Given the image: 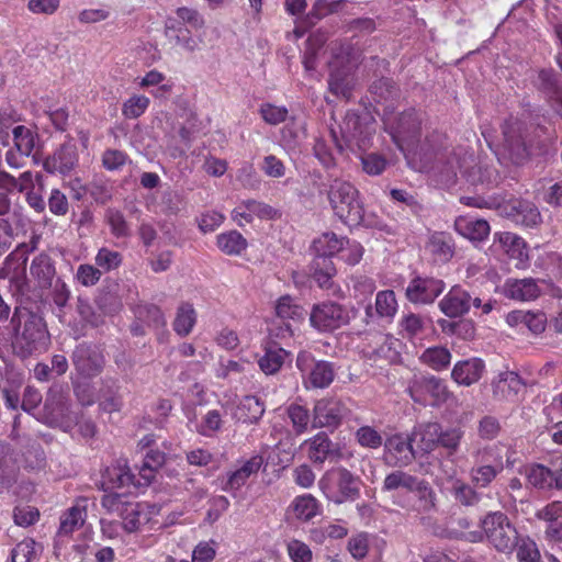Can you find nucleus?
<instances>
[{"label": "nucleus", "mask_w": 562, "mask_h": 562, "mask_svg": "<svg viewBox=\"0 0 562 562\" xmlns=\"http://www.w3.org/2000/svg\"><path fill=\"white\" fill-rule=\"evenodd\" d=\"M11 323L13 325L12 350L15 356L27 359L48 349L50 336L41 315L26 308H16Z\"/></svg>", "instance_id": "nucleus-1"}, {"label": "nucleus", "mask_w": 562, "mask_h": 562, "mask_svg": "<svg viewBox=\"0 0 562 562\" xmlns=\"http://www.w3.org/2000/svg\"><path fill=\"white\" fill-rule=\"evenodd\" d=\"M483 531H472L467 535L471 542L483 540L484 537L499 552L510 553L517 544L518 532L502 512H491L482 520Z\"/></svg>", "instance_id": "nucleus-2"}, {"label": "nucleus", "mask_w": 562, "mask_h": 562, "mask_svg": "<svg viewBox=\"0 0 562 562\" xmlns=\"http://www.w3.org/2000/svg\"><path fill=\"white\" fill-rule=\"evenodd\" d=\"M359 192L349 181L341 178L329 180L327 198L335 213L345 224L357 225L363 218V206Z\"/></svg>", "instance_id": "nucleus-3"}, {"label": "nucleus", "mask_w": 562, "mask_h": 562, "mask_svg": "<svg viewBox=\"0 0 562 562\" xmlns=\"http://www.w3.org/2000/svg\"><path fill=\"white\" fill-rule=\"evenodd\" d=\"M356 66L357 63L351 56L349 47L340 45L333 48L328 78V89L333 94L345 99L351 97L355 87L353 70Z\"/></svg>", "instance_id": "nucleus-4"}, {"label": "nucleus", "mask_w": 562, "mask_h": 562, "mask_svg": "<svg viewBox=\"0 0 562 562\" xmlns=\"http://www.w3.org/2000/svg\"><path fill=\"white\" fill-rule=\"evenodd\" d=\"M318 486L336 504L355 501L360 494V479L342 467L326 471L318 481Z\"/></svg>", "instance_id": "nucleus-5"}, {"label": "nucleus", "mask_w": 562, "mask_h": 562, "mask_svg": "<svg viewBox=\"0 0 562 562\" xmlns=\"http://www.w3.org/2000/svg\"><path fill=\"white\" fill-rule=\"evenodd\" d=\"M472 457L475 465L470 470V477L477 487H487L504 470L501 443L477 448Z\"/></svg>", "instance_id": "nucleus-6"}, {"label": "nucleus", "mask_w": 562, "mask_h": 562, "mask_svg": "<svg viewBox=\"0 0 562 562\" xmlns=\"http://www.w3.org/2000/svg\"><path fill=\"white\" fill-rule=\"evenodd\" d=\"M357 310L335 302L314 305L310 313L312 327L321 333L334 331L353 319Z\"/></svg>", "instance_id": "nucleus-7"}, {"label": "nucleus", "mask_w": 562, "mask_h": 562, "mask_svg": "<svg viewBox=\"0 0 562 562\" xmlns=\"http://www.w3.org/2000/svg\"><path fill=\"white\" fill-rule=\"evenodd\" d=\"M407 393L415 403L423 405H426L430 397L429 404L432 406H439L450 397L446 383L429 374L414 375L408 382Z\"/></svg>", "instance_id": "nucleus-8"}, {"label": "nucleus", "mask_w": 562, "mask_h": 562, "mask_svg": "<svg viewBox=\"0 0 562 562\" xmlns=\"http://www.w3.org/2000/svg\"><path fill=\"white\" fill-rule=\"evenodd\" d=\"M296 367L302 373L306 389H325L335 379L333 363L325 360H316L308 351L299 352Z\"/></svg>", "instance_id": "nucleus-9"}, {"label": "nucleus", "mask_w": 562, "mask_h": 562, "mask_svg": "<svg viewBox=\"0 0 562 562\" xmlns=\"http://www.w3.org/2000/svg\"><path fill=\"white\" fill-rule=\"evenodd\" d=\"M43 420L64 431L78 424V416L71 411L70 398L60 391L50 390L44 404Z\"/></svg>", "instance_id": "nucleus-10"}, {"label": "nucleus", "mask_w": 562, "mask_h": 562, "mask_svg": "<svg viewBox=\"0 0 562 562\" xmlns=\"http://www.w3.org/2000/svg\"><path fill=\"white\" fill-rule=\"evenodd\" d=\"M75 370L83 378H93L101 373L105 360L100 347L93 344H79L72 351Z\"/></svg>", "instance_id": "nucleus-11"}, {"label": "nucleus", "mask_w": 562, "mask_h": 562, "mask_svg": "<svg viewBox=\"0 0 562 562\" xmlns=\"http://www.w3.org/2000/svg\"><path fill=\"white\" fill-rule=\"evenodd\" d=\"M446 284L442 280L432 277L413 278L406 290V299L413 304H431L443 292Z\"/></svg>", "instance_id": "nucleus-12"}, {"label": "nucleus", "mask_w": 562, "mask_h": 562, "mask_svg": "<svg viewBox=\"0 0 562 562\" xmlns=\"http://www.w3.org/2000/svg\"><path fill=\"white\" fill-rule=\"evenodd\" d=\"M414 502L406 498H401L394 503L408 512L415 513L422 517L430 515L437 509V495L430 484L423 479H419L413 492Z\"/></svg>", "instance_id": "nucleus-13"}, {"label": "nucleus", "mask_w": 562, "mask_h": 562, "mask_svg": "<svg viewBox=\"0 0 562 562\" xmlns=\"http://www.w3.org/2000/svg\"><path fill=\"white\" fill-rule=\"evenodd\" d=\"M78 147L74 139L63 143L44 161V169L49 173L69 175L78 165Z\"/></svg>", "instance_id": "nucleus-14"}, {"label": "nucleus", "mask_w": 562, "mask_h": 562, "mask_svg": "<svg viewBox=\"0 0 562 562\" xmlns=\"http://www.w3.org/2000/svg\"><path fill=\"white\" fill-rule=\"evenodd\" d=\"M265 460L261 454H254L248 460L240 461L239 465L226 473L223 480L222 490L231 494L238 492L247 481L256 475L263 467Z\"/></svg>", "instance_id": "nucleus-15"}, {"label": "nucleus", "mask_w": 562, "mask_h": 562, "mask_svg": "<svg viewBox=\"0 0 562 562\" xmlns=\"http://www.w3.org/2000/svg\"><path fill=\"white\" fill-rule=\"evenodd\" d=\"M314 427L336 428L348 414L346 405L337 398H322L314 406Z\"/></svg>", "instance_id": "nucleus-16"}, {"label": "nucleus", "mask_w": 562, "mask_h": 562, "mask_svg": "<svg viewBox=\"0 0 562 562\" xmlns=\"http://www.w3.org/2000/svg\"><path fill=\"white\" fill-rule=\"evenodd\" d=\"M385 458L394 465H407L415 459L416 451L409 436L396 434L386 439L384 443Z\"/></svg>", "instance_id": "nucleus-17"}, {"label": "nucleus", "mask_w": 562, "mask_h": 562, "mask_svg": "<svg viewBox=\"0 0 562 562\" xmlns=\"http://www.w3.org/2000/svg\"><path fill=\"white\" fill-rule=\"evenodd\" d=\"M493 246L504 251L510 259L517 260L516 268L522 269L527 266L529 259L527 245L518 235L510 232L496 233Z\"/></svg>", "instance_id": "nucleus-18"}, {"label": "nucleus", "mask_w": 562, "mask_h": 562, "mask_svg": "<svg viewBox=\"0 0 562 562\" xmlns=\"http://www.w3.org/2000/svg\"><path fill=\"white\" fill-rule=\"evenodd\" d=\"M255 216L272 220L279 217V212L271 205L256 200L241 201L240 204L232 211V220L236 222L238 226H243L244 223H251Z\"/></svg>", "instance_id": "nucleus-19"}, {"label": "nucleus", "mask_w": 562, "mask_h": 562, "mask_svg": "<svg viewBox=\"0 0 562 562\" xmlns=\"http://www.w3.org/2000/svg\"><path fill=\"white\" fill-rule=\"evenodd\" d=\"M438 307L449 318L461 317L471 308V294L460 285H453L439 301Z\"/></svg>", "instance_id": "nucleus-20"}, {"label": "nucleus", "mask_w": 562, "mask_h": 562, "mask_svg": "<svg viewBox=\"0 0 562 562\" xmlns=\"http://www.w3.org/2000/svg\"><path fill=\"white\" fill-rule=\"evenodd\" d=\"M502 294L517 302H529L539 297L541 290L531 278L507 279L501 290Z\"/></svg>", "instance_id": "nucleus-21"}, {"label": "nucleus", "mask_w": 562, "mask_h": 562, "mask_svg": "<svg viewBox=\"0 0 562 562\" xmlns=\"http://www.w3.org/2000/svg\"><path fill=\"white\" fill-rule=\"evenodd\" d=\"M411 439L416 446V452L426 454L438 447L440 439V424L436 422L422 423L414 427Z\"/></svg>", "instance_id": "nucleus-22"}, {"label": "nucleus", "mask_w": 562, "mask_h": 562, "mask_svg": "<svg viewBox=\"0 0 562 562\" xmlns=\"http://www.w3.org/2000/svg\"><path fill=\"white\" fill-rule=\"evenodd\" d=\"M341 138L347 147L363 149L369 144L370 132L356 114H347L340 126Z\"/></svg>", "instance_id": "nucleus-23"}, {"label": "nucleus", "mask_w": 562, "mask_h": 562, "mask_svg": "<svg viewBox=\"0 0 562 562\" xmlns=\"http://www.w3.org/2000/svg\"><path fill=\"white\" fill-rule=\"evenodd\" d=\"M231 415L236 422L257 423L265 414V404L254 395L244 396L235 406L231 404Z\"/></svg>", "instance_id": "nucleus-24"}, {"label": "nucleus", "mask_w": 562, "mask_h": 562, "mask_svg": "<svg viewBox=\"0 0 562 562\" xmlns=\"http://www.w3.org/2000/svg\"><path fill=\"white\" fill-rule=\"evenodd\" d=\"M420 131V120L414 110L398 115L395 125L391 126V135L402 148L401 143L414 139Z\"/></svg>", "instance_id": "nucleus-25"}, {"label": "nucleus", "mask_w": 562, "mask_h": 562, "mask_svg": "<svg viewBox=\"0 0 562 562\" xmlns=\"http://www.w3.org/2000/svg\"><path fill=\"white\" fill-rule=\"evenodd\" d=\"M525 385L524 380L514 371L501 372L492 384L494 396L507 401H514Z\"/></svg>", "instance_id": "nucleus-26"}, {"label": "nucleus", "mask_w": 562, "mask_h": 562, "mask_svg": "<svg viewBox=\"0 0 562 562\" xmlns=\"http://www.w3.org/2000/svg\"><path fill=\"white\" fill-rule=\"evenodd\" d=\"M484 369L485 364L480 358H471L458 361L452 369L451 376L458 384L469 386L481 379Z\"/></svg>", "instance_id": "nucleus-27"}, {"label": "nucleus", "mask_w": 562, "mask_h": 562, "mask_svg": "<svg viewBox=\"0 0 562 562\" xmlns=\"http://www.w3.org/2000/svg\"><path fill=\"white\" fill-rule=\"evenodd\" d=\"M35 249V246L21 244L19 245L4 260V265L0 268V279H7L11 274L13 278L23 274L26 269V262L30 252Z\"/></svg>", "instance_id": "nucleus-28"}, {"label": "nucleus", "mask_w": 562, "mask_h": 562, "mask_svg": "<svg viewBox=\"0 0 562 562\" xmlns=\"http://www.w3.org/2000/svg\"><path fill=\"white\" fill-rule=\"evenodd\" d=\"M289 509L293 513L294 517L302 522H308L323 513L321 502L312 494H302L294 497Z\"/></svg>", "instance_id": "nucleus-29"}, {"label": "nucleus", "mask_w": 562, "mask_h": 562, "mask_svg": "<svg viewBox=\"0 0 562 562\" xmlns=\"http://www.w3.org/2000/svg\"><path fill=\"white\" fill-rule=\"evenodd\" d=\"M375 313H373L372 305L366 307L367 323L373 319L374 315L380 318L392 321L397 312V301L395 293L392 290H384L376 293L375 296Z\"/></svg>", "instance_id": "nucleus-30"}, {"label": "nucleus", "mask_w": 562, "mask_h": 562, "mask_svg": "<svg viewBox=\"0 0 562 562\" xmlns=\"http://www.w3.org/2000/svg\"><path fill=\"white\" fill-rule=\"evenodd\" d=\"M277 316L285 323V330L289 335H293L292 325L289 323L292 321L297 324L301 323L306 315V311L289 295L282 296L278 300L276 305Z\"/></svg>", "instance_id": "nucleus-31"}, {"label": "nucleus", "mask_w": 562, "mask_h": 562, "mask_svg": "<svg viewBox=\"0 0 562 562\" xmlns=\"http://www.w3.org/2000/svg\"><path fill=\"white\" fill-rule=\"evenodd\" d=\"M305 443L308 446V459L314 463L323 464L336 452L333 441L324 431L316 434Z\"/></svg>", "instance_id": "nucleus-32"}, {"label": "nucleus", "mask_w": 562, "mask_h": 562, "mask_svg": "<svg viewBox=\"0 0 562 562\" xmlns=\"http://www.w3.org/2000/svg\"><path fill=\"white\" fill-rule=\"evenodd\" d=\"M231 404L226 403L221 406V408L209 409L201 418L200 424L196 427V430L200 435L204 437H213L216 432H218L224 425V416L227 413H231Z\"/></svg>", "instance_id": "nucleus-33"}, {"label": "nucleus", "mask_w": 562, "mask_h": 562, "mask_svg": "<svg viewBox=\"0 0 562 562\" xmlns=\"http://www.w3.org/2000/svg\"><path fill=\"white\" fill-rule=\"evenodd\" d=\"M525 475L528 483L538 490L548 491L554 488L555 470L536 463L526 468Z\"/></svg>", "instance_id": "nucleus-34"}, {"label": "nucleus", "mask_w": 562, "mask_h": 562, "mask_svg": "<svg viewBox=\"0 0 562 562\" xmlns=\"http://www.w3.org/2000/svg\"><path fill=\"white\" fill-rule=\"evenodd\" d=\"M30 272L41 288L50 286L55 276V267L50 257L46 254L36 256L32 260Z\"/></svg>", "instance_id": "nucleus-35"}, {"label": "nucleus", "mask_w": 562, "mask_h": 562, "mask_svg": "<svg viewBox=\"0 0 562 562\" xmlns=\"http://www.w3.org/2000/svg\"><path fill=\"white\" fill-rule=\"evenodd\" d=\"M288 356L285 349L276 345L270 346L265 348V353L259 358L258 366L265 374L272 375L280 371Z\"/></svg>", "instance_id": "nucleus-36"}, {"label": "nucleus", "mask_w": 562, "mask_h": 562, "mask_svg": "<svg viewBox=\"0 0 562 562\" xmlns=\"http://www.w3.org/2000/svg\"><path fill=\"white\" fill-rule=\"evenodd\" d=\"M345 245V238L335 233L326 232L313 241L315 252L319 260L330 259L331 256L340 252Z\"/></svg>", "instance_id": "nucleus-37"}, {"label": "nucleus", "mask_w": 562, "mask_h": 562, "mask_svg": "<svg viewBox=\"0 0 562 562\" xmlns=\"http://www.w3.org/2000/svg\"><path fill=\"white\" fill-rule=\"evenodd\" d=\"M103 477L105 482L109 483L112 487H125L131 484H143L139 480H135V476L132 474L126 462L121 461H119L115 465L109 467L105 470Z\"/></svg>", "instance_id": "nucleus-38"}, {"label": "nucleus", "mask_w": 562, "mask_h": 562, "mask_svg": "<svg viewBox=\"0 0 562 562\" xmlns=\"http://www.w3.org/2000/svg\"><path fill=\"white\" fill-rule=\"evenodd\" d=\"M196 312L192 304L188 302L181 303L176 313L175 321L172 323L173 330L180 336H188L196 324Z\"/></svg>", "instance_id": "nucleus-39"}, {"label": "nucleus", "mask_w": 562, "mask_h": 562, "mask_svg": "<svg viewBox=\"0 0 562 562\" xmlns=\"http://www.w3.org/2000/svg\"><path fill=\"white\" fill-rule=\"evenodd\" d=\"M86 518V506L79 503L75 504L60 516L58 533L64 536L71 535L85 524Z\"/></svg>", "instance_id": "nucleus-40"}, {"label": "nucleus", "mask_w": 562, "mask_h": 562, "mask_svg": "<svg viewBox=\"0 0 562 562\" xmlns=\"http://www.w3.org/2000/svg\"><path fill=\"white\" fill-rule=\"evenodd\" d=\"M216 245L227 256H238L246 250L248 243L237 231H228L217 235Z\"/></svg>", "instance_id": "nucleus-41"}, {"label": "nucleus", "mask_w": 562, "mask_h": 562, "mask_svg": "<svg viewBox=\"0 0 562 562\" xmlns=\"http://www.w3.org/2000/svg\"><path fill=\"white\" fill-rule=\"evenodd\" d=\"M419 479L415 475H412L408 472L402 470H395L389 473L382 485L383 492H394L398 490H405L407 492H413Z\"/></svg>", "instance_id": "nucleus-42"}, {"label": "nucleus", "mask_w": 562, "mask_h": 562, "mask_svg": "<svg viewBox=\"0 0 562 562\" xmlns=\"http://www.w3.org/2000/svg\"><path fill=\"white\" fill-rule=\"evenodd\" d=\"M451 358V353L447 348L435 346L424 350L419 360L435 371H442L449 367Z\"/></svg>", "instance_id": "nucleus-43"}, {"label": "nucleus", "mask_w": 562, "mask_h": 562, "mask_svg": "<svg viewBox=\"0 0 562 562\" xmlns=\"http://www.w3.org/2000/svg\"><path fill=\"white\" fill-rule=\"evenodd\" d=\"M514 221L526 227H533L541 222L538 207L529 201H517L513 205Z\"/></svg>", "instance_id": "nucleus-44"}, {"label": "nucleus", "mask_w": 562, "mask_h": 562, "mask_svg": "<svg viewBox=\"0 0 562 562\" xmlns=\"http://www.w3.org/2000/svg\"><path fill=\"white\" fill-rule=\"evenodd\" d=\"M134 314L138 322L146 324L148 327L160 328L166 325L164 313L155 304H138L134 308Z\"/></svg>", "instance_id": "nucleus-45"}, {"label": "nucleus", "mask_w": 562, "mask_h": 562, "mask_svg": "<svg viewBox=\"0 0 562 562\" xmlns=\"http://www.w3.org/2000/svg\"><path fill=\"white\" fill-rule=\"evenodd\" d=\"M538 87L546 97L562 105V86L559 83L554 72L550 69H542L538 75Z\"/></svg>", "instance_id": "nucleus-46"}, {"label": "nucleus", "mask_w": 562, "mask_h": 562, "mask_svg": "<svg viewBox=\"0 0 562 562\" xmlns=\"http://www.w3.org/2000/svg\"><path fill=\"white\" fill-rule=\"evenodd\" d=\"M166 454L159 450L150 449L144 457L143 465L139 469V476L143 484L148 485L155 479L156 471L164 465Z\"/></svg>", "instance_id": "nucleus-47"}, {"label": "nucleus", "mask_w": 562, "mask_h": 562, "mask_svg": "<svg viewBox=\"0 0 562 562\" xmlns=\"http://www.w3.org/2000/svg\"><path fill=\"white\" fill-rule=\"evenodd\" d=\"M400 334L407 339H414L425 330V319L415 313H405L398 322Z\"/></svg>", "instance_id": "nucleus-48"}, {"label": "nucleus", "mask_w": 562, "mask_h": 562, "mask_svg": "<svg viewBox=\"0 0 562 562\" xmlns=\"http://www.w3.org/2000/svg\"><path fill=\"white\" fill-rule=\"evenodd\" d=\"M286 415L296 435H302L307 431L311 416L305 406L295 403L290 404L286 408Z\"/></svg>", "instance_id": "nucleus-49"}, {"label": "nucleus", "mask_w": 562, "mask_h": 562, "mask_svg": "<svg viewBox=\"0 0 562 562\" xmlns=\"http://www.w3.org/2000/svg\"><path fill=\"white\" fill-rule=\"evenodd\" d=\"M463 437L464 429L462 427L457 426L443 429L440 426L438 447L446 449L449 454H454L459 450Z\"/></svg>", "instance_id": "nucleus-50"}, {"label": "nucleus", "mask_w": 562, "mask_h": 562, "mask_svg": "<svg viewBox=\"0 0 562 562\" xmlns=\"http://www.w3.org/2000/svg\"><path fill=\"white\" fill-rule=\"evenodd\" d=\"M150 104L148 97L144 94H133L122 104V114L124 117L134 120L142 116Z\"/></svg>", "instance_id": "nucleus-51"}, {"label": "nucleus", "mask_w": 562, "mask_h": 562, "mask_svg": "<svg viewBox=\"0 0 562 562\" xmlns=\"http://www.w3.org/2000/svg\"><path fill=\"white\" fill-rule=\"evenodd\" d=\"M457 227L465 229L463 234L472 240H482L490 234V225L485 220H460Z\"/></svg>", "instance_id": "nucleus-52"}, {"label": "nucleus", "mask_w": 562, "mask_h": 562, "mask_svg": "<svg viewBox=\"0 0 562 562\" xmlns=\"http://www.w3.org/2000/svg\"><path fill=\"white\" fill-rule=\"evenodd\" d=\"M122 261L123 258L119 251L106 247L100 248L94 257L95 266H98L102 273L117 269Z\"/></svg>", "instance_id": "nucleus-53"}, {"label": "nucleus", "mask_w": 562, "mask_h": 562, "mask_svg": "<svg viewBox=\"0 0 562 562\" xmlns=\"http://www.w3.org/2000/svg\"><path fill=\"white\" fill-rule=\"evenodd\" d=\"M12 133L18 153L24 157L30 156L35 145L33 133L23 125L15 126Z\"/></svg>", "instance_id": "nucleus-54"}, {"label": "nucleus", "mask_w": 562, "mask_h": 562, "mask_svg": "<svg viewBox=\"0 0 562 562\" xmlns=\"http://www.w3.org/2000/svg\"><path fill=\"white\" fill-rule=\"evenodd\" d=\"M131 502L132 501H128L123 494L108 493L101 497L100 503L108 514L115 515L121 518Z\"/></svg>", "instance_id": "nucleus-55"}, {"label": "nucleus", "mask_w": 562, "mask_h": 562, "mask_svg": "<svg viewBox=\"0 0 562 562\" xmlns=\"http://www.w3.org/2000/svg\"><path fill=\"white\" fill-rule=\"evenodd\" d=\"M451 491L456 501L462 505L473 506L480 502V495L477 492L472 486L460 480H456L452 483Z\"/></svg>", "instance_id": "nucleus-56"}, {"label": "nucleus", "mask_w": 562, "mask_h": 562, "mask_svg": "<svg viewBox=\"0 0 562 562\" xmlns=\"http://www.w3.org/2000/svg\"><path fill=\"white\" fill-rule=\"evenodd\" d=\"M167 35L173 40L175 43L188 52H194L199 48L201 41L193 37L188 29H178L177 32L173 26H167Z\"/></svg>", "instance_id": "nucleus-57"}, {"label": "nucleus", "mask_w": 562, "mask_h": 562, "mask_svg": "<svg viewBox=\"0 0 562 562\" xmlns=\"http://www.w3.org/2000/svg\"><path fill=\"white\" fill-rule=\"evenodd\" d=\"M344 0H317L307 15L311 24L318 21L330 13L338 11Z\"/></svg>", "instance_id": "nucleus-58"}, {"label": "nucleus", "mask_w": 562, "mask_h": 562, "mask_svg": "<svg viewBox=\"0 0 562 562\" xmlns=\"http://www.w3.org/2000/svg\"><path fill=\"white\" fill-rule=\"evenodd\" d=\"M517 559L519 562H539L540 552L537 544L529 537H517Z\"/></svg>", "instance_id": "nucleus-59"}, {"label": "nucleus", "mask_w": 562, "mask_h": 562, "mask_svg": "<svg viewBox=\"0 0 562 562\" xmlns=\"http://www.w3.org/2000/svg\"><path fill=\"white\" fill-rule=\"evenodd\" d=\"M314 280L321 288H329L331 278L336 274V268L330 259H317L315 261Z\"/></svg>", "instance_id": "nucleus-60"}, {"label": "nucleus", "mask_w": 562, "mask_h": 562, "mask_svg": "<svg viewBox=\"0 0 562 562\" xmlns=\"http://www.w3.org/2000/svg\"><path fill=\"white\" fill-rule=\"evenodd\" d=\"M37 555L36 542L33 539H24L11 551L12 562H32Z\"/></svg>", "instance_id": "nucleus-61"}, {"label": "nucleus", "mask_w": 562, "mask_h": 562, "mask_svg": "<svg viewBox=\"0 0 562 562\" xmlns=\"http://www.w3.org/2000/svg\"><path fill=\"white\" fill-rule=\"evenodd\" d=\"M286 552L292 562H312L313 560V552L308 544L299 539L288 541Z\"/></svg>", "instance_id": "nucleus-62"}, {"label": "nucleus", "mask_w": 562, "mask_h": 562, "mask_svg": "<svg viewBox=\"0 0 562 562\" xmlns=\"http://www.w3.org/2000/svg\"><path fill=\"white\" fill-rule=\"evenodd\" d=\"M143 515V506L139 503L131 502L122 515V527L126 532H134L140 526V517Z\"/></svg>", "instance_id": "nucleus-63"}, {"label": "nucleus", "mask_w": 562, "mask_h": 562, "mask_svg": "<svg viewBox=\"0 0 562 562\" xmlns=\"http://www.w3.org/2000/svg\"><path fill=\"white\" fill-rule=\"evenodd\" d=\"M503 136L505 145L509 150L519 149L521 146L520 124L516 120H507L504 122Z\"/></svg>", "instance_id": "nucleus-64"}]
</instances>
